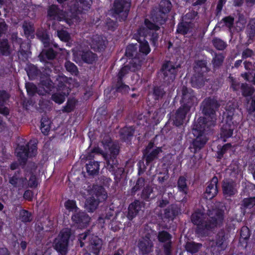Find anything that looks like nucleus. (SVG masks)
Listing matches in <instances>:
<instances>
[{"mask_svg": "<svg viewBox=\"0 0 255 255\" xmlns=\"http://www.w3.org/2000/svg\"><path fill=\"white\" fill-rule=\"evenodd\" d=\"M166 94L163 88L161 87H154L153 89L152 95L156 100L161 99Z\"/></svg>", "mask_w": 255, "mask_h": 255, "instance_id": "obj_41", "label": "nucleus"}, {"mask_svg": "<svg viewBox=\"0 0 255 255\" xmlns=\"http://www.w3.org/2000/svg\"><path fill=\"white\" fill-rule=\"evenodd\" d=\"M144 206V203L143 202L137 200H135L128 207V218L129 220H132L140 212H142Z\"/></svg>", "mask_w": 255, "mask_h": 255, "instance_id": "obj_16", "label": "nucleus"}, {"mask_svg": "<svg viewBox=\"0 0 255 255\" xmlns=\"http://www.w3.org/2000/svg\"><path fill=\"white\" fill-rule=\"evenodd\" d=\"M207 70L206 63L204 61H198L195 66V72L199 73L202 69Z\"/></svg>", "mask_w": 255, "mask_h": 255, "instance_id": "obj_62", "label": "nucleus"}, {"mask_svg": "<svg viewBox=\"0 0 255 255\" xmlns=\"http://www.w3.org/2000/svg\"><path fill=\"white\" fill-rule=\"evenodd\" d=\"M145 25H146V27L150 30H154V31L153 32H150V34L151 35V37L150 38V41L152 42L153 45L154 46H156V44L157 43V41L158 39V34L159 33H157V31L159 30L160 29V27L155 25V24L152 23L148 19H146L144 21Z\"/></svg>", "mask_w": 255, "mask_h": 255, "instance_id": "obj_20", "label": "nucleus"}, {"mask_svg": "<svg viewBox=\"0 0 255 255\" xmlns=\"http://www.w3.org/2000/svg\"><path fill=\"white\" fill-rule=\"evenodd\" d=\"M236 107L237 105L235 102H229L227 103L226 106V112L224 114V115L226 117V119L229 120H233L234 112Z\"/></svg>", "mask_w": 255, "mask_h": 255, "instance_id": "obj_37", "label": "nucleus"}, {"mask_svg": "<svg viewBox=\"0 0 255 255\" xmlns=\"http://www.w3.org/2000/svg\"><path fill=\"white\" fill-rule=\"evenodd\" d=\"M232 120H229L226 119V123L223 125L221 128V137L229 138L232 135L235 127V125L234 122H232Z\"/></svg>", "mask_w": 255, "mask_h": 255, "instance_id": "obj_21", "label": "nucleus"}, {"mask_svg": "<svg viewBox=\"0 0 255 255\" xmlns=\"http://www.w3.org/2000/svg\"><path fill=\"white\" fill-rule=\"evenodd\" d=\"M214 46L219 50H223L227 47V44L222 39L215 38L212 40Z\"/></svg>", "mask_w": 255, "mask_h": 255, "instance_id": "obj_49", "label": "nucleus"}, {"mask_svg": "<svg viewBox=\"0 0 255 255\" xmlns=\"http://www.w3.org/2000/svg\"><path fill=\"white\" fill-rule=\"evenodd\" d=\"M61 93H55L52 95L51 99L55 103L62 104L65 99V97L67 96L70 92V88H66L64 91H61Z\"/></svg>", "mask_w": 255, "mask_h": 255, "instance_id": "obj_34", "label": "nucleus"}, {"mask_svg": "<svg viewBox=\"0 0 255 255\" xmlns=\"http://www.w3.org/2000/svg\"><path fill=\"white\" fill-rule=\"evenodd\" d=\"M220 104L217 100L214 98H207L205 99L201 104V109L205 117V125L207 128L214 126L217 120L216 112L218 110Z\"/></svg>", "mask_w": 255, "mask_h": 255, "instance_id": "obj_4", "label": "nucleus"}, {"mask_svg": "<svg viewBox=\"0 0 255 255\" xmlns=\"http://www.w3.org/2000/svg\"><path fill=\"white\" fill-rule=\"evenodd\" d=\"M205 82L203 73L196 72L191 78V83L194 87L200 88L204 86Z\"/></svg>", "mask_w": 255, "mask_h": 255, "instance_id": "obj_31", "label": "nucleus"}, {"mask_svg": "<svg viewBox=\"0 0 255 255\" xmlns=\"http://www.w3.org/2000/svg\"><path fill=\"white\" fill-rule=\"evenodd\" d=\"M153 192V189L149 186H146L142 190L141 197L142 199L147 200L150 198Z\"/></svg>", "mask_w": 255, "mask_h": 255, "instance_id": "obj_57", "label": "nucleus"}, {"mask_svg": "<svg viewBox=\"0 0 255 255\" xmlns=\"http://www.w3.org/2000/svg\"><path fill=\"white\" fill-rule=\"evenodd\" d=\"M0 52L5 55L10 54V46L7 39L0 40Z\"/></svg>", "mask_w": 255, "mask_h": 255, "instance_id": "obj_43", "label": "nucleus"}, {"mask_svg": "<svg viewBox=\"0 0 255 255\" xmlns=\"http://www.w3.org/2000/svg\"><path fill=\"white\" fill-rule=\"evenodd\" d=\"M133 133L134 129L131 127H125L121 130V135L124 140H126L128 137L132 136Z\"/></svg>", "mask_w": 255, "mask_h": 255, "instance_id": "obj_46", "label": "nucleus"}, {"mask_svg": "<svg viewBox=\"0 0 255 255\" xmlns=\"http://www.w3.org/2000/svg\"><path fill=\"white\" fill-rule=\"evenodd\" d=\"M19 219L24 223L30 222L32 220L31 214L28 211L22 209L19 212Z\"/></svg>", "mask_w": 255, "mask_h": 255, "instance_id": "obj_42", "label": "nucleus"}, {"mask_svg": "<svg viewBox=\"0 0 255 255\" xmlns=\"http://www.w3.org/2000/svg\"><path fill=\"white\" fill-rule=\"evenodd\" d=\"M76 102V100L74 99L68 100L66 105L63 107V111L64 112L69 113L73 111L74 109Z\"/></svg>", "mask_w": 255, "mask_h": 255, "instance_id": "obj_58", "label": "nucleus"}, {"mask_svg": "<svg viewBox=\"0 0 255 255\" xmlns=\"http://www.w3.org/2000/svg\"><path fill=\"white\" fill-rule=\"evenodd\" d=\"M158 239L160 242L164 243V252L166 255H170L171 253V236L166 231L159 232Z\"/></svg>", "mask_w": 255, "mask_h": 255, "instance_id": "obj_17", "label": "nucleus"}, {"mask_svg": "<svg viewBox=\"0 0 255 255\" xmlns=\"http://www.w3.org/2000/svg\"><path fill=\"white\" fill-rule=\"evenodd\" d=\"M74 58L77 63L83 61L88 64H92L97 60V56L90 50L78 51L74 53Z\"/></svg>", "mask_w": 255, "mask_h": 255, "instance_id": "obj_11", "label": "nucleus"}, {"mask_svg": "<svg viewBox=\"0 0 255 255\" xmlns=\"http://www.w3.org/2000/svg\"><path fill=\"white\" fill-rule=\"evenodd\" d=\"M178 208L172 205L164 210V216L165 218L173 220L178 214Z\"/></svg>", "mask_w": 255, "mask_h": 255, "instance_id": "obj_35", "label": "nucleus"}, {"mask_svg": "<svg viewBox=\"0 0 255 255\" xmlns=\"http://www.w3.org/2000/svg\"><path fill=\"white\" fill-rule=\"evenodd\" d=\"M241 238L240 240H248L250 236V232L249 229L247 227H243L241 230Z\"/></svg>", "mask_w": 255, "mask_h": 255, "instance_id": "obj_60", "label": "nucleus"}, {"mask_svg": "<svg viewBox=\"0 0 255 255\" xmlns=\"http://www.w3.org/2000/svg\"><path fill=\"white\" fill-rule=\"evenodd\" d=\"M194 23L190 21H183L178 24L177 32L181 34L191 32L194 27Z\"/></svg>", "mask_w": 255, "mask_h": 255, "instance_id": "obj_29", "label": "nucleus"}, {"mask_svg": "<svg viewBox=\"0 0 255 255\" xmlns=\"http://www.w3.org/2000/svg\"><path fill=\"white\" fill-rule=\"evenodd\" d=\"M130 0H115L112 9L119 16L120 21H125L130 7Z\"/></svg>", "mask_w": 255, "mask_h": 255, "instance_id": "obj_9", "label": "nucleus"}, {"mask_svg": "<svg viewBox=\"0 0 255 255\" xmlns=\"http://www.w3.org/2000/svg\"><path fill=\"white\" fill-rule=\"evenodd\" d=\"M16 152L20 163L25 164L28 157L36 155L37 143L35 141L30 140L26 146H19Z\"/></svg>", "mask_w": 255, "mask_h": 255, "instance_id": "obj_7", "label": "nucleus"}, {"mask_svg": "<svg viewBox=\"0 0 255 255\" xmlns=\"http://www.w3.org/2000/svg\"><path fill=\"white\" fill-rule=\"evenodd\" d=\"M65 67L67 71L72 74L77 75L78 73L77 66L70 61H68L65 62Z\"/></svg>", "mask_w": 255, "mask_h": 255, "instance_id": "obj_54", "label": "nucleus"}, {"mask_svg": "<svg viewBox=\"0 0 255 255\" xmlns=\"http://www.w3.org/2000/svg\"><path fill=\"white\" fill-rule=\"evenodd\" d=\"M92 235L90 234L89 231H87L79 235L78 240L80 242L81 247H83L84 245V242H83V241H85L87 238L90 240V237Z\"/></svg>", "mask_w": 255, "mask_h": 255, "instance_id": "obj_63", "label": "nucleus"}, {"mask_svg": "<svg viewBox=\"0 0 255 255\" xmlns=\"http://www.w3.org/2000/svg\"><path fill=\"white\" fill-rule=\"evenodd\" d=\"M186 181V180L185 178L183 176H181L179 177L177 183L179 190L184 194H187V186Z\"/></svg>", "mask_w": 255, "mask_h": 255, "instance_id": "obj_51", "label": "nucleus"}, {"mask_svg": "<svg viewBox=\"0 0 255 255\" xmlns=\"http://www.w3.org/2000/svg\"><path fill=\"white\" fill-rule=\"evenodd\" d=\"M205 119L202 117H200L193 128L192 132L195 138L193 140L192 147L191 146L190 148L194 153L200 150L207 141L204 132L209 128H207V126L205 125Z\"/></svg>", "mask_w": 255, "mask_h": 255, "instance_id": "obj_5", "label": "nucleus"}, {"mask_svg": "<svg viewBox=\"0 0 255 255\" xmlns=\"http://www.w3.org/2000/svg\"><path fill=\"white\" fill-rule=\"evenodd\" d=\"M9 182L14 186H23L26 183V179L13 176L10 178Z\"/></svg>", "mask_w": 255, "mask_h": 255, "instance_id": "obj_45", "label": "nucleus"}, {"mask_svg": "<svg viewBox=\"0 0 255 255\" xmlns=\"http://www.w3.org/2000/svg\"><path fill=\"white\" fill-rule=\"evenodd\" d=\"M138 246L142 254L145 255L152 252L153 246L151 241L146 236L139 241Z\"/></svg>", "mask_w": 255, "mask_h": 255, "instance_id": "obj_22", "label": "nucleus"}, {"mask_svg": "<svg viewBox=\"0 0 255 255\" xmlns=\"http://www.w3.org/2000/svg\"><path fill=\"white\" fill-rule=\"evenodd\" d=\"M73 222L79 228H84L90 221V217L85 212L79 211L72 216Z\"/></svg>", "mask_w": 255, "mask_h": 255, "instance_id": "obj_14", "label": "nucleus"}, {"mask_svg": "<svg viewBox=\"0 0 255 255\" xmlns=\"http://www.w3.org/2000/svg\"><path fill=\"white\" fill-rule=\"evenodd\" d=\"M102 245V240L97 236L92 235V236L90 237L89 246L94 254L97 255L99 253L101 249Z\"/></svg>", "mask_w": 255, "mask_h": 255, "instance_id": "obj_26", "label": "nucleus"}, {"mask_svg": "<svg viewBox=\"0 0 255 255\" xmlns=\"http://www.w3.org/2000/svg\"><path fill=\"white\" fill-rule=\"evenodd\" d=\"M91 196L94 197L100 202H103L107 198V194L105 189L101 186L94 185L91 191Z\"/></svg>", "mask_w": 255, "mask_h": 255, "instance_id": "obj_23", "label": "nucleus"}, {"mask_svg": "<svg viewBox=\"0 0 255 255\" xmlns=\"http://www.w3.org/2000/svg\"><path fill=\"white\" fill-rule=\"evenodd\" d=\"M136 47L132 45H128L126 49V55L129 57L136 58Z\"/></svg>", "mask_w": 255, "mask_h": 255, "instance_id": "obj_59", "label": "nucleus"}, {"mask_svg": "<svg viewBox=\"0 0 255 255\" xmlns=\"http://www.w3.org/2000/svg\"><path fill=\"white\" fill-rule=\"evenodd\" d=\"M218 180L217 177L216 176L213 177L206 188L205 192V196L206 198L210 199L217 195L218 193Z\"/></svg>", "mask_w": 255, "mask_h": 255, "instance_id": "obj_18", "label": "nucleus"}, {"mask_svg": "<svg viewBox=\"0 0 255 255\" xmlns=\"http://www.w3.org/2000/svg\"><path fill=\"white\" fill-rule=\"evenodd\" d=\"M153 143H148L146 148L143 151V155L145 158L147 163H149L158 158V155L162 152V149L160 147H157L153 149Z\"/></svg>", "mask_w": 255, "mask_h": 255, "instance_id": "obj_15", "label": "nucleus"}, {"mask_svg": "<svg viewBox=\"0 0 255 255\" xmlns=\"http://www.w3.org/2000/svg\"><path fill=\"white\" fill-rule=\"evenodd\" d=\"M57 35L61 40L64 41H68L70 38L69 33L63 30L57 31Z\"/></svg>", "mask_w": 255, "mask_h": 255, "instance_id": "obj_61", "label": "nucleus"}, {"mask_svg": "<svg viewBox=\"0 0 255 255\" xmlns=\"http://www.w3.org/2000/svg\"><path fill=\"white\" fill-rule=\"evenodd\" d=\"M40 84L44 89L43 91H42V92H44V94L51 91L54 88V83H53L49 77H41Z\"/></svg>", "mask_w": 255, "mask_h": 255, "instance_id": "obj_36", "label": "nucleus"}, {"mask_svg": "<svg viewBox=\"0 0 255 255\" xmlns=\"http://www.w3.org/2000/svg\"><path fill=\"white\" fill-rule=\"evenodd\" d=\"M190 110H187L185 107L181 106L176 112L173 117L174 124L176 126H179L183 124L186 114Z\"/></svg>", "mask_w": 255, "mask_h": 255, "instance_id": "obj_25", "label": "nucleus"}, {"mask_svg": "<svg viewBox=\"0 0 255 255\" xmlns=\"http://www.w3.org/2000/svg\"><path fill=\"white\" fill-rule=\"evenodd\" d=\"M71 236V230L66 228L62 230L54 241L55 249L62 255H65L67 251L69 239Z\"/></svg>", "mask_w": 255, "mask_h": 255, "instance_id": "obj_10", "label": "nucleus"}, {"mask_svg": "<svg viewBox=\"0 0 255 255\" xmlns=\"http://www.w3.org/2000/svg\"><path fill=\"white\" fill-rule=\"evenodd\" d=\"M100 170L99 162L91 160L86 164V170L90 175L95 176L99 174Z\"/></svg>", "mask_w": 255, "mask_h": 255, "instance_id": "obj_30", "label": "nucleus"}, {"mask_svg": "<svg viewBox=\"0 0 255 255\" xmlns=\"http://www.w3.org/2000/svg\"><path fill=\"white\" fill-rule=\"evenodd\" d=\"M102 143L106 152H104L99 148H94L93 152L102 154L106 162V168L115 176H117L118 171L120 174L123 172L122 168L118 167V162L117 156L119 153L120 147L119 145L112 141L111 137L105 135L102 140Z\"/></svg>", "mask_w": 255, "mask_h": 255, "instance_id": "obj_3", "label": "nucleus"}, {"mask_svg": "<svg viewBox=\"0 0 255 255\" xmlns=\"http://www.w3.org/2000/svg\"><path fill=\"white\" fill-rule=\"evenodd\" d=\"M161 72L164 82L170 83L175 79L177 69L172 63L167 62L163 65Z\"/></svg>", "mask_w": 255, "mask_h": 255, "instance_id": "obj_12", "label": "nucleus"}, {"mask_svg": "<svg viewBox=\"0 0 255 255\" xmlns=\"http://www.w3.org/2000/svg\"><path fill=\"white\" fill-rule=\"evenodd\" d=\"M25 87L27 94L30 96H33L36 93H37L39 95H44V92L40 90H37L36 86L32 83H27L25 84Z\"/></svg>", "mask_w": 255, "mask_h": 255, "instance_id": "obj_39", "label": "nucleus"}, {"mask_svg": "<svg viewBox=\"0 0 255 255\" xmlns=\"http://www.w3.org/2000/svg\"><path fill=\"white\" fill-rule=\"evenodd\" d=\"M201 244L195 243L193 242H187L185 245L186 251L192 254L197 253L202 247Z\"/></svg>", "mask_w": 255, "mask_h": 255, "instance_id": "obj_40", "label": "nucleus"}, {"mask_svg": "<svg viewBox=\"0 0 255 255\" xmlns=\"http://www.w3.org/2000/svg\"><path fill=\"white\" fill-rule=\"evenodd\" d=\"M37 36L43 42L45 47L48 46L49 43L50 39L46 32L39 31L37 32Z\"/></svg>", "mask_w": 255, "mask_h": 255, "instance_id": "obj_47", "label": "nucleus"}, {"mask_svg": "<svg viewBox=\"0 0 255 255\" xmlns=\"http://www.w3.org/2000/svg\"><path fill=\"white\" fill-rule=\"evenodd\" d=\"M100 202L92 196L86 199L85 207L89 212H93L97 208Z\"/></svg>", "mask_w": 255, "mask_h": 255, "instance_id": "obj_32", "label": "nucleus"}, {"mask_svg": "<svg viewBox=\"0 0 255 255\" xmlns=\"http://www.w3.org/2000/svg\"><path fill=\"white\" fill-rule=\"evenodd\" d=\"M231 147V143H227L223 145L222 147L217 152L218 158L221 159L223 157L224 154L226 152L227 150L230 149Z\"/></svg>", "mask_w": 255, "mask_h": 255, "instance_id": "obj_64", "label": "nucleus"}, {"mask_svg": "<svg viewBox=\"0 0 255 255\" xmlns=\"http://www.w3.org/2000/svg\"><path fill=\"white\" fill-rule=\"evenodd\" d=\"M223 193L226 196L230 197L237 192L236 183L232 180H225L222 185Z\"/></svg>", "mask_w": 255, "mask_h": 255, "instance_id": "obj_19", "label": "nucleus"}, {"mask_svg": "<svg viewBox=\"0 0 255 255\" xmlns=\"http://www.w3.org/2000/svg\"><path fill=\"white\" fill-rule=\"evenodd\" d=\"M92 3V0H74L70 5V10L73 14L72 18L67 17L65 12L59 9L56 5H52L48 8V16L52 19L65 20L71 25L80 19L78 14L85 13L90 9Z\"/></svg>", "mask_w": 255, "mask_h": 255, "instance_id": "obj_2", "label": "nucleus"}, {"mask_svg": "<svg viewBox=\"0 0 255 255\" xmlns=\"http://www.w3.org/2000/svg\"><path fill=\"white\" fill-rule=\"evenodd\" d=\"M145 180L143 178H139L137 180L135 186H134L131 190V193L132 195H134L135 193L139 190L142 187L144 186Z\"/></svg>", "mask_w": 255, "mask_h": 255, "instance_id": "obj_53", "label": "nucleus"}, {"mask_svg": "<svg viewBox=\"0 0 255 255\" xmlns=\"http://www.w3.org/2000/svg\"><path fill=\"white\" fill-rule=\"evenodd\" d=\"M178 94L181 97V106L185 107L187 110H190L191 108L197 105L198 102L194 91L185 86L181 87Z\"/></svg>", "mask_w": 255, "mask_h": 255, "instance_id": "obj_6", "label": "nucleus"}, {"mask_svg": "<svg viewBox=\"0 0 255 255\" xmlns=\"http://www.w3.org/2000/svg\"><path fill=\"white\" fill-rule=\"evenodd\" d=\"M241 90L242 94L245 97L252 96L254 93V89L250 86H249L246 84H241Z\"/></svg>", "mask_w": 255, "mask_h": 255, "instance_id": "obj_52", "label": "nucleus"}, {"mask_svg": "<svg viewBox=\"0 0 255 255\" xmlns=\"http://www.w3.org/2000/svg\"><path fill=\"white\" fill-rule=\"evenodd\" d=\"M91 46L96 50H102L106 46V41L101 35H93L91 39Z\"/></svg>", "mask_w": 255, "mask_h": 255, "instance_id": "obj_24", "label": "nucleus"}, {"mask_svg": "<svg viewBox=\"0 0 255 255\" xmlns=\"http://www.w3.org/2000/svg\"><path fill=\"white\" fill-rule=\"evenodd\" d=\"M9 98V95L6 91L0 90V113L4 116L9 114L8 109L3 106Z\"/></svg>", "mask_w": 255, "mask_h": 255, "instance_id": "obj_28", "label": "nucleus"}, {"mask_svg": "<svg viewBox=\"0 0 255 255\" xmlns=\"http://www.w3.org/2000/svg\"><path fill=\"white\" fill-rule=\"evenodd\" d=\"M69 81H71V79H69L63 75H59L56 77L54 84L56 85L58 90L64 91L66 88H69L67 86V84L69 83Z\"/></svg>", "mask_w": 255, "mask_h": 255, "instance_id": "obj_27", "label": "nucleus"}, {"mask_svg": "<svg viewBox=\"0 0 255 255\" xmlns=\"http://www.w3.org/2000/svg\"><path fill=\"white\" fill-rule=\"evenodd\" d=\"M225 233L224 231H220L217 235L216 238V246L220 248L219 250H224L226 248L227 245L226 243Z\"/></svg>", "mask_w": 255, "mask_h": 255, "instance_id": "obj_33", "label": "nucleus"}, {"mask_svg": "<svg viewBox=\"0 0 255 255\" xmlns=\"http://www.w3.org/2000/svg\"><path fill=\"white\" fill-rule=\"evenodd\" d=\"M255 205V196L249 198H245L242 202V208L244 209L251 208Z\"/></svg>", "mask_w": 255, "mask_h": 255, "instance_id": "obj_50", "label": "nucleus"}, {"mask_svg": "<svg viewBox=\"0 0 255 255\" xmlns=\"http://www.w3.org/2000/svg\"><path fill=\"white\" fill-rule=\"evenodd\" d=\"M224 210L215 205L209 209L206 214L200 211L196 212L191 216L192 223L197 226V231L205 234L208 231L220 226L224 220Z\"/></svg>", "mask_w": 255, "mask_h": 255, "instance_id": "obj_1", "label": "nucleus"}, {"mask_svg": "<svg viewBox=\"0 0 255 255\" xmlns=\"http://www.w3.org/2000/svg\"><path fill=\"white\" fill-rule=\"evenodd\" d=\"M172 8V4L169 0H162L159 5V9L157 11H153L152 18L154 22L160 24H163L167 18L166 14Z\"/></svg>", "mask_w": 255, "mask_h": 255, "instance_id": "obj_8", "label": "nucleus"}, {"mask_svg": "<svg viewBox=\"0 0 255 255\" xmlns=\"http://www.w3.org/2000/svg\"><path fill=\"white\" fill-rule=\"evenodd\" d=\"M22 27L24 32V34L27 38L30 37H32L33 36L34 29L33 26L28 22H24L23 24Z\"/></svg>", "mask_w": 255, "mask_h": 255, "instance_id": "obj_48", "label": "nucleus"}, {"mask_svg": "<svg viewBox=\"0 0 255 255\" xmlns=\"http://www.w3.org/2000/svg\"><path fill=\"white\" fill-rule=\"evenodd\" d=\"M65 206L69 211H72L76 213L80 211L76 206L75 201L74 200H68L65 203Z\"/></svg>", "mask_w": 255, "mask_h": 255, "instance_id": "obj_55", "label": "nucleus"}, {"mask_svg": "<svg viewBox=\"0 0 255 255\" xmlns=\"http://www.w3.org/2000/svg\"><path fill=\"white\" fill-rule=\"evenodd\" d=\"M147 30L144 27L140 28L137 32V35H135L137 40L139 43V52L147 55L150 51L148 43L145 40V33Z\"/></svg>", "mask_w": 255, "mask_h": 255, "instance_id": "obj_13", "label": "nucleus"}, {"mask_svg": "<svg viewBox=\"0 0 255 255\" xmlns=\"http://www.w3.org/2000/svg\"><path fill=\"white\" fill-rule=\"evenodd\" d=\"M224 56L222 54H216L214 58L212 60V63L214 67L220 66L224 60Z\"/></svg>", "mask_w": 255, "mask_h": 255, "instance_id": "obj_56", "label": "nucleus"}, {"mask_svg": "<svg viewBox=\"0 0 255 255\" xmlns=\"http://www.w3.org/2000/svg\"><path fill=\"white\" fill-rule=\"evenodd\" d=\"M41 122V130L42 132L44 134H47L50 129V121L47 118H42Z\"/></svg>", "mask_w": 255, "mask_h": 255, "instance_id": "obj_44", "label": "nucleus"}, {"mask_svg": "<svg viewBox=\"0 0 255 255\" xmlns=\"http://www.w3.org/2000/svg\"><path fill=\"white\" fill-rule=\"evenodd\" d=\"M247 33L250 39L255 36V17L251 18L247 27Z\"/></svg>", "mask_w": 255, "mask_h": 255, "instance_id": "obj_38", "label": "nucleus"}]
</instances>
